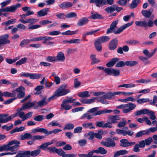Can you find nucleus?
Returning a JSON list of instances; mask_svg holds the SVG:
<instances>
[{
	"instance_id": "obj_1",
	"label": "nucleus",
	"mask_w": 157,
	"mask_h": 157,
	"mask_svg": "<svg viewBox=\"0 0 157 157\" xmlns=\"http://www.w3.org/2000/svg\"><path fill=\"white\" fill-rule=\"evenodd\" d=\"M118 21H113L111 24L110 27L107 29L106 33L108 34L113 33L115 34H118L121 33L124 30L131 26L134 21H132L130 23L125 24L119 27L118 29L115 30L114 29L116 27L118 23Z\"/></svg>"
},
{
	"instance_id": "obj_2",
	"label": "nucleus",
	"mask_w": 157,
	"mask_h": 157,
	"mask_svg": "<svg viewBox=\"0 0 157 157\" xmlns=\"http://www.w3.org/2000/svg\"><path fill=\"white\" fill-rule=\"evenodd\" d=\"M68 86L66 84L61 86L55 92V94L57 97H59L65 95L70 92V90L67 89Z\"/></svg>"
},
{
	"instance_id": "obj_3",
	"label": "nucleus",
	"mask_w": 157,
	"mask_h": 157,
	"mask_svg": "<svg viewBox=\"0 0 157 157\" xmlns=\"http://www.w3.org/2000/svg\"><path fill=\"white\" fill-rule=\"evenodd\" d=\"M20 142L16 140H13L9 142L7 144V151L14 152L17 150L20 147Z\"/></svg>"
},
{
	"instance_id": "obj_4",
	"label": "nucleus",
	"mask_w": 157,
	"mask_h": 157,
	"mask_svg": "<svg viewBox=\"0 0 157 157\" xmlns=\"http://www.w3.org/2000/svg\"><path fill=\"white\" fill-rule=\"evenodd\" d=\"M75 101V99H72L71 97L63 100L61 105V109H65L66 110L71 109L72 108V106L69 104L73 103Z\"/></svg>"
},
{
	"instance_id": "obj_5",
	"label": "nucleus",
	"mask_w": 157,
	"mask_h": 157,
	"mask_svg": "<svg viewBox=\"0 0 157 157\" xmlns=\"http://www.w3.org/2000/svg\"><path fill=\"white\" fill-rule=\"evenodd\" d=\"M21 6V4L20 3H18L10 6L0 9V16L2 14V12H6L13 13L15 12L17 9Z\"/></svg>"
},
{
	"instance_id": "obj_6",
	"label": "nucleus",
	"mask_w": 157,
	"mask_h": 157,
	"mask_svg": "<svg viewBox=\"0 0 157 157\" xmlns=\"http://www.w3.org/2000/svg\"><path fill=\"white\" fill-rule=\"evenodd\" d=\"M25 113L23 111H17L16 113L12 115L6 117V123L10 121L12 119H13L17 116H18L20 118L22 119V121H24L23 120L24 116H25Z\"/></svg>"
},
{
	"instance_id": "obj_7",
	"label": "nucleus",
	"mask_w": 157,
	"mask_h": 157,
	"mask_svg": "<svg viewBox=\"0 0 157 157\" xmlns=\"http://www.w3.org/2000/svg\"><path fill=\"white\" fill-rule=\"evenodd\" d=\"M105 141L101 142V144L107 147H113L116 146V143L113 140L110 138H107Z\"/></svg>"
},
{
	"instance_id": "obj_8",
	"label": "nucleus",
	"mask_w": 157,
	"mask_h": 157,
	"mask_svg": "<svg viewBox=\"0 0 157 157\" xmlns=\"http://www.w3.org/2000/svg\"><path fill=\"white\" fill-rule=\"evenodd\" d=\"M105 72L108 75H113V76H118L120 74L119 70L112 68H106L105 70Z\"/></svg>"
},
{
	"instance_id": "obj_9",
	"label": "nucleus",
	"mask_w": 157,
	"mask_h": 157,
	"mask_svg": "<svg viewBox=\"0 0 157 157\" xmlns=\"http://www.w3.org/2000/svg\"><path fill=\"white\" fill-rule=\"evenodd\" d=\"M120 145L122 147H126L134 145L135 144V142H129L126 139H122L120 140Z\"/></svg>"
},
{
	"instance_id": "obj_10",
	"label": "nucleus",
	"mask_w": 157,
	"mask_h": 157,
	"mask_svg": "<svg viewBox=\"0 0 157 157\" xmlns=\"http://www.w3.org/2000/svg\"><path fill=\"white\" fill-rule=\"evenodd\" d=\"M118 41L117 39L115 38L113 39L109 43V48L110 50H114L117 47Z\"/></svg>"
},
{
	"instance_id": "obj_11",
	"label": "nucleus",
	"mask_w": 157,
	"mask_h": 157,
	"mask_svg": "<svg viewBox=\"0 0 157 157\" xmlns=\"http://www.w3.org/2000/svg\"><path fill=\"white\" fill-rule=\"evenodd\" d=\"M108 120L112 123L115 124L117 122V121L121 119L118 115H111L108 117Z\"/></svg>"
},
{
	"instance_id": "obj_12",
	"label": "nucleus",
	"mask_w": 157,
	"mask_h": 157,
	"mask_svg": "<svg viewBox=\"0 0 157 157\" xmlns=\"http://www.w3.org/2000/svg\"><path fill=\"white\" fill-rule=\"evenodd\" d=\"M47 97H44L41 100L38 102H36V105H35V108L38 107H42L48 104V101H46Z\"/></svg>"
},
{
	"instance_id": "obj_13",
	"label": "nucleus",
	"mask_w": 157,
	"mask_h": 157,
	"mask_svg": "<svg viewBox=\"0 0 157 157\" xmlns=\"http://www.w3.org/2000/svg\"><path fill=\"white\" fill-rule=\"evenodd\" d=\"M104 1L105 0H90V3H95L96 6L99 7L105 5L106 3Z\"/></svg>"
},
{
	"instance_id": "obj_14",
	"label": "nucleus",
	"mask_w": 157,
	"mask_h": 157,
	"mask_svg": "<svg viewBox=\"0 0 157 157\" xmlns=\"http://www.w3.org/2000/svg\"><path fill=\"white\" fill-rule=\"evenodd\" d=\"M88 21L89 20L87 17H83L78 21L77 25L78 26H82L87 24Z\"/></svg>"
},
{
	"instance_id": "obj_15",
	"label": "nucleus",
	"mask_w": 157,
	"mask_h": 157,
	"mask_svg": "<svg viewBox=\"0 0 157 157\" xmlns=\"http://www.w3.org/2000/svg\"><path fill=\"white\" fill-rule=\"evenodd\" d=\"M24 88V87L20 86L17 88V90H18V92L17 94V97L18 98L21 99L23 98L25 95V92L23 91Z\"/></svg>"
},
{
	"instance_id": "obj_16",
	"label": "nucleus",
	"mask_w": 157,
	"mask_h": 157,
	"mask_svg": "<svg viewBox=\"0 0 157 157\" xmlns=\"http://www.w3.org/2000/svg\"><path fill=\"white\" fill-rule=\"evenodd\" d=\"M28 154V157H35L38 155L40 153L41 151L39 148L38 149L30 151H27Z\"/></svg>"
},
{
	"instance_id": "obj_17",
	"label": "nucleus",
	"mask_w": 157,
	"mask_h": 157,
	"mask_svg": "<svg viewBox=\"0 0 157 157\" xmlns=\"http://www.w3.org/2000/svg\"><path fill=\"white\" fill-rule=\"evenodd\" d=\"M54 38L51 37L45 36L43 37V43L46 44L47 45L52 44H54L53 42L50 41V40H53Z\"/></svg>"
},
{
	"instance_id": "obj_18",
	"label": "nucleus",
	"mask_w": 157,
	"mask_h": 157,
	"mask_svg": "<svg viewBox=\"0 0 157 157\" xmlns=\"http://www.w3.org/2000/svg\"><path fill=\"white\" fill-rule=\"evenodd\" d=\"M73 6V4L70 2H63L59 6V7L63 9L71 7Z\"/></svg>"
},
{
	"instance_id": "obj_19",
	"label": "nucleus",
	"mask_w": 157,
	"mask_h": 157,
	"mask_svg": "<svg viewBox=\"0 0 157 157\" xmlns=\"http://www.w3.org/2000/svg\"><path fill=\"white\" fill-rule=\"evenodd\" d=\"M119 60V59L118 58H113L110 61L108 62L106 64V66L108 67H111L113 66Z\"/></svg>"
},
{
	"instance_id": "obj_20",
	"label": "nucleus",
	"mask_w": 157,
	"mask_h": 157,
	"mask_svg": "<svg viewBox=\"0 0 157 157\" xmlns=\"http://www.w3.org/2000/svg\"><path fill=\"white\" fill-rule=\"evenodd\" d=\"M91 14L90 17L93 19H103V17L101 15L98 14L96 12H92L91 13Z\"/></svg>"
},
{
	"instance_id": "obj_21",
	"label": "nucleus",
	"mask_w": 157,
	"mask_h": 157,
	"mask_svg": "<svg viewBox=\"0 0 157 157\" xmlns=\"http://www.w3.org/2000/svg\"><path fill=\"white\" fill-rule=\"evenodd\" d=\"M49 10L48 8H45L38 11L37 13V16L38 17H41L45 16L47 14Z\"/></svg>"
},
{
	"instance_id": "obj_22",
	"label": "nucleus",
	"mask_w": 157,
	"mask_h": 157,
	"mask_svg": "<svg viewBox=\"0 0 157 157\" xmlns=\"http://www.w3.org/2000/svg\"><path fill=\"white\" fill-rule=\"evenodd\" d=\"M53 140H52L51 141V142H47L43 143L38 147V148L39 149H40L44 150H45L46 149H47V148L48 147V146L53 144Z\"/></svg>"
},
{
	"instance_id": "obj_23",
	"label": "nucleus",
	"mask_w": 157,
	"mask_h": 157,
	"mask_svg": "<svg viewBox=\"0 0 157 157\" xmlns=\"http://www.w3.org/2000/svg\"><path fill=\"white\" fill-rule=\"evenodd\" d=\"M113 112V110H107V109H104L101 110L99 111H98L96 112L95 113H94V116H97V115H100L103 113H110Z\"/></svg>"
},
{
	"instance_id": "obj_24",
	"label": "nucleus",
	"mask_w": 157,
	"mask_h": 157,
	"mask_svg": "<svg viewBox=\"0 0 157 157\" xmlns=\"http://www.w3.org/2000/svg\"><path fill=\"white\" fill-rule=\"evenodd\" d=\"M110 39L109 37L108 36H103L98 38L97 40L101 43L109 41Z\"/></svg>"
},
{
	"instance_id": "obj_25",
	"label": "nucleus",
	"mask_w": 157,
	"mask_h": 157,
	"mask_svg": "<svg viewBox=\"0 0 157 157\" xmlns=\"http://www.w3.org/2000/svg\"><path fill=\"white\" fill-rule=\"evenodd\" d=\"M94 45L96 50L98 52L101 51L102 50L101 43L96 40L94 43Z\"/></svg>"
},
{
	"instance_id": "obj_26",
	"label": "nucleus",
	"mask_w": 157,
	"mask_h": 157,
	"mask_svg": "<svg viewBox=\"0 0 157 157\" xmlns=\"http://www.w3.org/2000/svg\"><path fill=\"white\" fill-rule=\"evenodd\" d=\"M25 109H27L32 107H35L36 105V102L33 101V102H28L24 104Z\"/></svg>"
},
{
	"instance_id": "obj_27",
	"label": "nucleus",
	"mask_w": 157,
	"mask_h": 157,
	"mask_svg": "<svg viewBox=\"0 0 157 157\" xmlns=\"http://www.w3.org/2000/svg\"><path fill=\"white\" fill-rule=\"evenodd\" d=\"M17 152V154L15 157H28V154L27 151H20Z\"/></svg>"
},
{
	"instance_id": "obj_28",
	"label": "nucleus",
	"mask_w": 157,
	"mask_h": 157,
	"mask_svg": "<svg viewBox=\"0 0 157 157\" xmlns=\"http://www.w3.org/2000/svg\"><path fill=\"white\" fill-rule=\"evenodd\" d=\"M57 60L63 62L65 60V57L64 53L62 52H59L56 56Z\"/></svg>"
},
{
	"instance_id": "obj_29",
	"label": "nucleus",
	"mask_w": 157,
	"mask_h": 157,
	"mask_svg": "<svg viewBox=\"0 0 157 157\" xmlns=\"http://www.w3.org/2000/svg\"><path fill=\"white\" fill-rule=\"evenodd\" d=\"M135 24L136 26L140 27H146L147 26V23L144 21H136L135 22Z\"/></svg>"
},
{
	"instance_id": "obj_30",
	"label": "nucleus",
	"mask_w": 157,
	"mask_h": 157,
	"mask_svg": "<svg viewBox=\"0 0 157 157\" xmlns=\"http://www.w3.org/2000/svg\"><path fill=\"white\" fill-rule=\"evenodd\" d=\"M32 137V136L31 134L26 133L23 135H21L19 140H23L25 139H28L29 138H31Z\"/></svg>"
},
{
	"instance_id": "obj_31",
	"label": "nucleus",
	"mask_w": 157,
	"mask_h": 157,
	"mask_svg": "<svg viewBox=\"0 0 157 157\" xmlns=\"http://www.w3.org/2000/svg\"><path fill=\"white\" fill-rule=\"evenodd\" d=\"M95 153L104 155L106 154L107 151L102 147H98V149L95 150Z\"/></svg>"
},
{
	"instance_id": "obj_32",
	"label": "nucleus",
	"mask_w": 157,
	"mask_h": 157,
	"mask_svg": "<svg viewBox=\"0 0 157 157\" xmlns=\"http://www.w3.org/2000/svg\"><path fill=\"white\" fill-rule=\"evenodd\" d=\"M90 58L91 60V64H94L100 62V61L96 58V55L92 54L90 55Z\"/></svg>"
},
{
	"instance_id": "obj_33",
	"label": "nucleus",
	"mask_w": 157,
	"mask_h": 157,
	"mask_svg": "<svg viewBox=\"0 0 157 157\" xmlns=\"http://www.w3.org/2000/svg\"><path fill=\"white\" fill-rule=\"evenodd\" d=\"M141 13L144 16L147 18L150 17L152 14L150 11L145 10H142Z\"/></svg>"
},
{
	"instance_id": "obj_34",
	"label": "nucleus",
	"mask_w": 157,
	"mask_h": 157,
	"mask_svg": "<svg viewBox=\"0 0 157 157\" xmlns=\"http://www.w3.org/2000/svg\"><path fill=\"white\" fill-rule=\"evenodd\" d=\"M8 116V114H0V123H6V117Z\"/></svg>"
},
{
	"instance_id": "obj_35",
	"label": "nucleus",
	"mask_w": 157,
	"mask_h": 157,
	"mask_svg": "<svg viewBox=\"0 0 157 157\" xmlns=\"http://www.w3.org/2000/svg\"><path fill=\"white\" fill-rule=\"evenodd\" d=\"M89 94V92L88 91H85L79 93L78 96L80 97L86 98L90 96V95Z\"/></svg>"
},
{
	"instance_id": "obj_36",
	"label": "nucleus",
	"mask_w": 157,
	"mask_h": 157,
	"mask_svg": "<svg viewBox=\"0 0 157 157\" xmlns=\"http://www.w3.org/2000/svg\"><path fill=\"white\" fill-rule=\"evenodd\" d=\"M140 0H133L132 1V3L130 5V8L131 9H133L136 8L138 4L139 3Z\"/></svg>"
},
{
	"instance_id": "obj_37",
	"label": "nucleus",
	"mask_w": 157,
	"mask_h": 157,
	"mask_svg": "<svg viewBox=\"0 0 157 157\" xmlns=\"http://www.w3.org/2000/svg\"><path fill=\"white\" fill-rule=\"evenodd\" d=\"M140 0H133L132 1V3L130 5V8L131 9H133L136 8L138 4L139 3Z\"/></svg>"
},
{
	"instance_id": "obj_38",
	"label": "nucleus",
	"mask_w": 157,
	"mask_h": 157,
	"mask_svg": "<svg viewBox=\"0 0 157 157\" xmlns=\"http://www.w3.org/2000/svg\"><path fill=\"white\" fill-rule=\"evenodd\" d=\"M114 95L113 93L109 92L102 96V98L104 99H107L109 100L112 99L114 97Z\"/></svg>"
},
{
	"instance_id": "obj_39",
	"label": "nucleus",
	"mask_w": 157,
	"mask_h": 157,
	"mask_svg": "<svg viewBox=\"0 0 157 157\" xmlns=\"http://www.w3.org/2000/svg\"><path fill=\"white\" fill-rule=\"evenodd\" d=\"M138 63L137 61L132 60L127 61L125 62L126 65L129 67H132L136 65Z\"/></svg>"
},
{
	"instance_id": "obj_40",
	"label": "nucleus",
	"mask_w": 157,
	"mask_h": 157,
	"mask_svg": "<svg viewBox=\"0 0 157 157\" xmlns=\"http://www.w3.org/2000/svg\"><path fill=\"white\" fill-rule=\"evenodd\" d=\"M149 134V132L148 131H146V130H144L142 131H140L139 132H138L137 133L136 135V137H139L140 136H143L144 135H148Z\"/></svg>"
},
{
	"instance_id": "obj_41",
	"label": "nucleus",
	"mask_w": 157,
	"mask_h": 157,
	"mask_svg": "<svg viewBox=\"0 0 157 157\" xmlns=\"http://www.w3.org/2000/svg\"><path fill=\"white\" fill-rule=\"evenodd\" d=\"M126 43L132 45H135L139 44L140 42L136 40H131L127 41Z\"/></svg>"
},
{
	"instance_id": "obj_42",
	"label": "nucleus",
	"mask_w": 157,
	"mask_h": 157,
	"mask_svg": "<svg viewBox=\"0 0 157 157\" xmlns=\"http://www.w3.org/2000/svg\"><path fill=\"white\" fill-rule=\"evenodd\" d=\"M135 86V84L133 83L124 84L122 85L118 86V87H124L126 88H133Z\"/></svg>"
},
{
	"instance_id": "obj_43",
	"label": "nucleus",
	"mask_w": 157,
	"mask_h": 157,
	"mask_svg": "<svg viewBox=\"0 0 157 157\" xmlns=\"http://www.w3.org/2000/svg\"><path fill=\"white\" fill-rule=\"evenodd\" d=\"M93 125L92 123H84L82 124V126L85 128L89 127L90 129H94L95 127L94 126H91Z\"/></svg>"
},
{
	"instance_id": "obj_44",
	"label": "nucleus",
	"mask_w": 157,
	"mask_h": 157,
	"mask_svg": "<svg viewBox=\"0 0 157 157\" xmlns=\"http://www.w3.org/2000/svg\"><path fill=\"white\" fill-rule=\"evenodd\" d=\"M27 58L26 57L22 58L16 63V65L17 66L20 65L25 63L27 62Z\"/></svg>"
},
{
	"instance_id": "obj_45",
	"label": "nucleus",
	"mask_w": 157,
	"mask_h": 157,
	"mask_svg": "<svg viewBox=\"0 0 157 157\" xmlns=\"http://www.w3.org/2000/svg\"><path fill=\"white\" fill-rule=\"evenodd\" d=\"M74 128V125L72 123H68L66 124L65 127L63 128V129L71 130L72 129Z\"/></svg>"
},
{
	"instance_id": "obj_46",
	"label": "nucleus",
	"mask_w": 157,
	"mask_h": 157,
	"mask_svg": "<svg viewBox=\"0 0 157 157\" xmlns=\"http://www.w3.org/2000/svg\"><path fill=\"white\" fill-rule=\"evenodd\" d=\"M114 5L107 7L105 9V11L107 12L108 13H111L115 11Z\"/></svg>"
},
{
	"instance_id": "obj_47",
	"label": "nucleus",
	"mask_w": 157,
	"mask_h": 157,
	"mask_svg": "<svg viewBox=\"0 0 157 157\" xmlns=\"http://www.w3.org/2000/svg\"><path fill=\"white\" fill-rule=\"evenodd\" d=\"M44 119V116L41 115H39L35 116L33 118V119L37 121H41Z\"/></svg>"
},
{
	"instance_id": "obj_48",
	"label": "nucleus",
	"mask_w": 157,
	"mask_h": 157,
	"mask_svg": "<svg viewBox=\"0 0 157 157\" xmlns=\"http://www.w3.org/2000/svg\"><path fill=\"white\" fill-rule=\"evenodd\" d=\"M116 133L119 135H122L123 136H126V130L124 129H116Z\"/></svg>"
},
{
	"instance_id": "obj_49",
	"label": "nucleus",
	"mask_w": 157,
	"mask_h": 157,
	"mask_svg": "<svg viewBox=\"0 0 157 157\" xmlns=\"http://www.w3.org/2000/svg\"><path fill=\"white\" fill-rule=\"evenodd\" d=\"M77 31H71L70 30H68L65 32L62 33V34L63 35H74L76 33Z\"/></svg>"
},
{
	"instance_id": "obj_50",
	"label": "nucleus",
	"mask_w": 157,
	"mask_h": 157,
	"mask_svg": "<svg viewBox=\"0 0 157 157\" xmlns=\"http://www.w3.org/2000/svg\"><path fill=\"white\" fill-rule=\"evenodd\" d=\"M41 75L39 74H30V78L31 79H35L40 78Z\"/></svg>"
},
{
	"instance_id": "obj_51",
	"label": "nucleus",
	"mask_w": 157,
	"mask_h": 157,
	"mask_svg": "<svg viewBox=\"0 0 157 157\" xmlns=\"http://www.w3.org/2000/svg\"><path fill=\"white\" fill-rule=\"evenodd\" d=\"M44 128H34L33 129L32 132L33 133H36L37 132H40L44 133Z\"/></svg>"
},
{
	"instance_id": "obj_52",
	"label": "nucleus",
	"mask_w": 157,
	"mask_h": 157,
	"mask_svg": "<svg viewBox=\"0 0 157 157\" xmlns=\"http://www.w3.org/2000/svg\"><path fill=\"white\" fill-rule=\"evenodd\" d=\"M56 153L57 154L61 156L62 157L64 154H65V152L62 149L60 148H57L56 151Z\"/></svg>"
},
{
	"instance_id": "obj_53",
	"label": "nucleus",
	"mask_w": 157,
	"mask_h": 157,
	"mask_svg": "<svg viewBox=\"0 0 157 157\" xmlns=\"http://www.w3.org/2000/svg\"><path fill=\"white\" fill-rule=\"evenodd\" d=\"M94 153H95V150H94L89 152L87 154V157H105L104 156L93 155Z\"/></svg>"
},
{
	"instance_id": "obj_54",
	"label": "nucleus",
	"mask_w": 157,
	"mask_h": 157,
	"mask_svg": "<svg viewBox=\"0 0 157 157\" xmlns=\"http://www.w3.org/2000/svg\"><path fill=\"white\" fill-rule=\"evenodd\" d=\"M139 59L144 62L145 64H148L149 63V61L147 60V58L146 57L140 56L139 57Z\"/></svg>"
},
{
	"instance_id": "obj_55",
	"label": "nucleus",
	"mask_w": 157,
	"mask_h": 157,
	"mask_svg": "<svg viewBox=\"0 0 157 157\" xmlns=\"http://www.w3.org/2000/svg\"><path fill=\"white\" fill-rule=\"evenodd\" d=\"M77 16V14L75 12H71L66 15V17L67 18H70L76 17Z\"/></svg>"
},
{
	"instance_id": "obj_56",
	"label": "nucleus",
	"mask_w": 157,
	"mask_h": 157,
	"mask_svg": "<svg viewBox=\"0 0 157 157\" xmlns=\"http://www.w3.org/2000/svg\"><path fill=\"white\" fill-rule=\"evenodd\" d=\"M126 108L128 107V109L131 110L134 109L136 107V105L132 103H129L126 104Z\"/></svg>"
},
{
	"instance_id": "obj_57",
	"label": "nucleus",
	"mask_w": 157,
	"mask_h": 157,
	"mask_svg": "<svg viewBox=\"0 0 157 157\" xmlns=\"http://www.w3.org/2000/svg\"><path fill=\"white\" fill-rule=\"evenodd\" d=\"M46 60L48 62H54L57 60V59L55 57L48 56L46 58Z\"/></svg>"
},
{
	"instance_id": "obj_58",
	"label": "nucleus",
	"mask_w": 157,
	"mask_h": 157,
	"mask_svg": "<svg viewBox=\"0 0 157 157\" xmlns=\"http://www.w3.org/2000/svg\"><path fill=\"white\" fill-rule=\"evenodd\" d=\"M126 65L125 62H124L122 61H118L116 64L115 67H124Z\"/></svg>"
},
{
	"instance_id": "obj_59",
	"label": "nucleus",
	"mask_w": 157,
	"mask_h": 157,
	"mask_svg": "<svg viewBox=\"0 0 157 157\" xmlns=\"http://www.w3.org/2000/svg\"><path fill=\"white\" fill-rule=\"evenodd\" d=\"M33 113L32 112H30L26 113L25 115V116H24L23 120H24L25 121L27 119L33 116Z\"/></svg>"
},
{
	"instance_id": "obj_60",
	"label": "nucleus",
	"mask_w": 157,
	"mask_h": 157,
	"mask_svg": "<svg viewBox=\"0 0 157 157\" xmlns=\"http://www.w3.org/2000/svg\"><path fill=\"white\" fill-rule=\"evenodd\" d=\"M148 100V98H139L136 101L138 103L142 104L147 102Z\"/></svg>"
},
{
	"instance_id": "obj_61",
	"label": "nucleus",
	"mask_w": 157,
	"mask_h": 157,
	"mask_svg": "<svg viewBox=\"0 0 157 157\" xmlns=\"http://www.w3.org/2000/svg\"><path fill=\"white\" fill-rule=\"evenodd\" d=\"M104 121H97L96 122V125L97 127L104 128Z\"/></svg>"
},
{
	"instance_id": "obj_62",
	"label": "nucleus",
	"mask_w": 157,
	"mask_h": 157,
	"mask_svg": "<svg viewBox=\"0 0 157 157\" xmlns=\"http://www.w3.org/2000/svg\"><path fill=\"white\" fill-rule=\"evenodd\" d=\"M38 21V20L35 18H29L28 19V23L33 24Z\"/></svg>"
},
{
	"instance_id": "obj_63",
	"label": "nucleus",
	"mask_w": 157,
	"mask_h": 157,
	"mask_svg": "<svg viewBox=\"0 0 157 157\" xmlns=\"http://www.w3.org/2000/svg\"><path fill=\"white\" fill-rule=\"evenodd\" d=\"M143 52V54L147 57L148 58H150L152 57L151 53H150L147 49L144 50Z\"/></svg>"
},
{
	"instance_id": "obj_64",
	"label": "nucleus",
	"mask_w": 157,
	"mask_h": 157,
	"mask_svg": "<svg viewBox=\"0 0 157 157\" xmlns=\"http://www.w3.org/2000/svg\"><path fill=\"white\" fill-rule=\"evenodd\" d=\"M30 43V40L28 39H24L20 43V45L21 47H23L24 45Z\"/></svg>"
}]
</instances>
